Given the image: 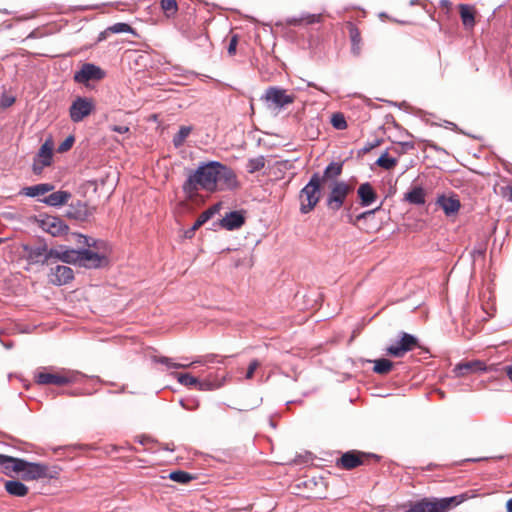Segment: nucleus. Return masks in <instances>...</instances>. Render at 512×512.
I'll list each match as a JSON object with an SVG mask.
<instances>
[{
	"label": "nucleus",
	"instance_id": "f257e3e1",
	"mask_svg": "<svg viewBox=\"0 0 512 512\" xmlns=\"http://www.w3.org/2000/svg\"><path fill=\"white\" fill-rule=\"evenodd\" d=\"M219 183L231 187L236 183V176L227 166L217 161H211L201 164L188 176L183 184V190L192 196L199 189L214 191Z\"/></svg>",
	"mask_w": 512,
	"mask_h": 512
},
{
	"label": "nucleus",
	"instance_id": "f03ea898",
	"mask_svg": "<svg viewBox=\"0 0 512 512\" xmlns=\"http://www.w3.org/2000/svg\"><path fill=\"white\" fill-rule=\"evenodd\" d=\"M465 500L464 495L445 498H422L409 504L405 512H448Z\"/></svg>",
	"mask_w": 512,
	"mask_h": 512
},
{
	"label": "nucleus",
	"instance_id": "7ed1b4c3",
	"mask_svg": "<svg viewBox=\"0 0 512 512\" xmlns=\"http://www.w3.org/2000/svg\"><path fill=\"white\" fill-rule=\"evenodd\" d=\"M322 178L319 173H314L309 182L301 189L299 193L300 212L308 214L319 203L321 199Z\"/></svg>",
	"mask_w": 512,
	"mask_h": 512
},
{
	"label": "nucleus",
	"instance_id": "20e7f679",
	"mask_svg": "<svg viewBox=\"0 0 512 512\" xmlns=\"http://www.w3.org/2000/svg\"><path fill=\"white\" fill-rule=\"evenodd\" d=\"M82 375L77 371L61 369L58 372L39 371L35 375L36 383L40 385L63 386L79 381Z\"/></svg>",
	"mask_w": 512,
	"mask_h": 512
},
{
	"label": "nucleus",
	"instance_id": "39448f33",
	"mask_svg": "<svg viewBox=\"0 0 512 512\" xmlns=\"http://www.w3.org/2000/svg\"><path fill=\"white\" fill-rule=\"evenodd\" d=\"M261 99L266 102L269 109L276 110L278 113L285 106L292 104L295 101V96L288 94L285 89L272 86L266 89Z\"/></svg>",
	"mask_w": 512,
	"mask_h": 512
},
{
	"label": "nucleus",
	"instance_id": "423d86ee",
	"mask_svg": "<svg viewBox=\"0 0 512 512\" xmlns=\"http://www.w3.org/2000/svg\"><path fill=\"white\" fill-rule=\"evenodd\" d=\"M352 189V186L345 181H334L326 199L328 209L338 211L344 205L346 197Z\"/></svg>",
	"mask_w": 512,
	"mask_h": 512
},
{
	"label": "nucleus",
	"instance_id": "0eeeda50",
	"mask_svg": "<svg viewBox=\"0 0 512 512\" xmlns=\"http://www.w3.org/2000/svg\"><path fill=\"white\" fill-rule=\"evenodd\" d=\"M418 347V339L406 332L399 333V340L386 348V353L390 356L401 358L407 352Z\"/></svg>",
	"mask_w": 512,
	"mask_h": 512
},
{
	"label": "nucleus",
	"instance_id": "6e6552de",
	"mask_svg": "<svg viewBox=\"0 0 512 512\" xmlns=\"http://www.w3.org/2000/svg\"><path fill=\"white\" fill-rule=\"evenodd\" d=\"M94 107L92 99L78 96L69 108L71 120L75 123L81 122L92 113Z\"/></svg>",
	"mask_w": 512,
	"mask_h": 512
},
{
	"label": "nucleus",
	"instance_id": "1a4fd4ad",
	"mask_svg": "<svg viewBox=\"0 0 512 512\" xmlns=\"http://www.w3.org/2000/svg\"><path fill=\"white\" fill-rule=\"evenodd\" d=\"M105 76L104 71L91 63H85L81 69L74 75V80L78 83H86L90 80H101Z\"/></svg>",
	"mask_w": 512,
	"mask_h": 512
},
{
	"label": "nucleus",
	"instance_id": "9d476101",
	"mask_svg": "<svg viewBox=\"0 0 512 512\" xmlns=\"http://www.w3.org/2000/svg\"><path fill=\"white\" fill-rule=\"evenodd\" d=\"M51 264L57 261L64 263L76 264L79 257L78 250L70 249L66 246L60 245L49 250Z\"/></svg>",
	"mask_w": 512,
	"mask_h": 512
},
{
	"label": "nucleus",
	"instance_id": "9b49d317",
	"mask_svg": "<svg viewBox=\"0 0 512 512\" xmlns=\"http://www.w3.org/2000/svg\"><path fill=\"white\" fill-rule=\"evenodd\" d=\"M24 250L29 262L34 264H51L49 250L46 244L37 246H25Z\"/></svg>",
	"mask_w": 512,
	"mask_h": 512
},
{
	"label": "nucleus",
	"instance_id": "f8f14e48",
	"mask_svg": "<svg viewBox=\"0 0 512 512\" xmlns=\"http://www.w3.org/2000/svg\"><path fill=\"white\" fill-rule=\"evenodd\" d=\"M22 478L26 481L45 478L48 475V467L40 463H32L24 460L22 465Z\"/></svg>",
	"mask_w": 512,
	"mask_h": 512
},
{
	"label": "nucleus",
	"instance_id": "ddd939ff",
	"mask_svg": "<svg viewBox=\"0 0 512 512\" xmlns=\"http://www.w3.org/2000/svg\"><path fill=\"white\" fill-rule=\"evenodd\" d=\"M78 259L76 264L85 268H98L105 262V257L90 250L82 249L78 250Z\"/></svg>",
	"mask_w": 512,
	"mask_h": 512
},
{
	"label": "nucleus",
	"instance_id": "4468645a",
	"mask_svg": "<svg viewBox=\"0 0 512 512\" xmlns=\"http://www.w3.org/2000/svg\"><path fill=\"white\" fill-rule=\"evenodd\" d=\"M48 278L49 282L53 285L62 286L69 283L74 278V273L68 266L57 265L51 268Z\"/></svg>",
	"mask_w": 512,
	"mask_h": 512
},
{
	"label": "nucleus",
	"instance_id": "2eb2a0df",
	"mask_svg": "<svg viewBox=\"0 0 512 512\" xmlns=\"http://www.w3.org/2000/svg\"><path fill=\"white\" fill-rule=\"evenodd\" d=\"M365 456V453L354 450L348 451L341 456L337 464L344 469L351 470L363 464V457Z\"/></svg>",
	"mask_w": 512,
	"mask_h": 512
},
{
	"label": "nucleus",
	"instance_id": "dca6fc26",
	"mask_svg": "<svg viewBox=\"0 0 512 512\" xmlns=\"http://www.w3.org/2000/svg\"><path fill=\"white\" fill-rule=\"evenodd\" d=\"M245 223L242 211H232L221 220V226L229 231L239 229Z\"/></svg>",
	"mask_w": 512,
	"mask_h": 512
},
{
	"label": "nucleus",
	"instance_id": "f3484780",
	"mask_svg": "<svg viewBox=\"0 0 512 512\" xmlns=\"http://www.w3.org/2000/svg\"><path fill=\"white\" fill-rule=\"evenodd\" d=\"M357 194L360 198V204L363 207L371 205L377 199L375 190L368 182L363 183L358 187Z\"/></svg>",
	"mask_w": 512,
	"mask_h": 512
},
{
	"label": "nucleus",
	"instance_id": "a211bd4d",
	"mask_svg": "<svg viewBox=\"0 0 512 512\" xmlns=\"http://www.w3.org/2000/svg\"><path fill=\"white\" fill-rule=\"evenodd\" d=\"M43 229L52 236H59L68 229V226L59 218L49 217L43 221Z\"/></svg>",
	"mask_w": 512,
	"mask_h": 512
},
{
	"label": "nucleus",
	"instance_id": "6ab92c4d",
	"mask_svg": "<svg viewBox=\"0 0 512 512\" xmlns=\"http://www.w3.org/2000/svg\"><path fill=\"white\" fill-rule=\"evenodd\" d=\"M23 464V459L0 454V466L3 468L4 473L7 475H9L11 472L19 473Z\"/></svg>",
	"mask_w": 512,
	"mask_h": 512
},
{
	"label": "nucleus",
	"instance_id": "aec40b11",
	"mask_svg": "<svg viewBox=\"0 0 512 512\" xmlns=\"http://www.w3.org/2000/svg\"><path fill=\"white\" fill-rule=\"evenodd\" d=\"M437 204L443 209L447 216L456 214L460 209V202L455 197H446L442 195L438 197Z\"/></svg>",
	"mask_w": 512,
	"mask_h": 512
},
{
	"label": "nucleus",
	"instance_id": "412c9836",
	"mask_svg": "<svg viewBox=\"0 0 512 512\" xmlns=\"http://www.w3.org/2000/svg\"><path fill=\"white\" fill-rule=\"evenodd\" d=\"M218 212V205H214L211 208L205 210L200 214V216L197 218L196 222L193 224V226L185 232L186 238H191L194 234V232L200 228L203 224H205L215 213Z\"/></svg>",
	"mask_w": 512,
	"mask_h": 512
},
{
	"label": "nucleus",
	"instance_id": "4be33fe9",
	"mask_svg": "<svg viewBox=\"0 0 512 512\" xmlns=\"http://www.w3.org/2000/svg\"><path fill=\"white\" fill-rule=\"evenodd\" d=\"M71 198V193L68 191H56L45 197L42 201L49 206H61Z\"/></svg>",
	"mask_w": 512,
	"mask_h": 512
},
{
	"label": "nucleus",
	"instance_id": "5701e85b",
	"mask_svg": "<svg viewBox=\"0 0 512 512\" xmlns=\"http://www.w3.org/2000/svg\"><path fill=\"white\" fill-rule=\"evenodd\" d=\"M404 200L414 205H423L425 203V191L421 186H414L404 194Z\"/></svg>",
	"mask_w": 512,
	"mask_h": 512
},
{
	"label": "nucleus",
	"instance_id": "b1692460",
	"mask_svg": "<svg viewBox=\"0 0 512 512\" xmlns=\"http://www.w3.org/2000/svg\"><path fill=\"white\" fill-rule=\"evenodd\" d=\"M53 185L48 183H41L33 186L24 187L20 194H23L28 197H37L40 195H44L51 190H53Z\"/></svg>",
	"mask_w": 512,
	"mask_h": 512
},
{
	"label": "nucleus",
	"instance_id": "393cba45",
	"mask_svg": "<svg viewBox=\"0 0 512 512\" xmlns=\"http://www.w3.org/2000/svg\"><path fill=\"white\" fill-rule=\"evenodd\" d=\"M343 169L342 163L331 162L324 170L323 175H320L322 178V183L333 180L337 181V178L341 175Z\"/></svg>",
	"mask_w": 512,
	"mask_h": 512
},
{
	"label": "nucleus",
	"instance_id": "a878e982",
	"mask_svg": "<svg viewBox=\"0 0 512 512\" xmlns=\"http://www.w3.org/2000/svg\"><path fill=\"white\" fill-rule=\"evenodd\" d=\"M5 490L12 496L24 497L28 493V487L17 480H8L5 482Z\"/></svg>",
	"mask_w": 512,
	"mask_h": 512
},
{
	"label": "nucleus",
	"instance_id": "bb28decb",
	"mask_svg": "<svg viewBox=\"0 0 512 512\" xmlns=\"http://www.w3.org/2000/svg\"><path fill=\"white\" fill-rule=\"evenodd\" d=\"M460 17L463 25L466 28H472L475 25V14L474 9L470 5L460 4L459 5Z\"/></svg>",
	"mask_w": 512,
	"mask_h": 512
},
{
	"label": "nucleus",
	"instance_id": "cd10ccee",
	"mask_svg": "<svg viewBox=\"0 0 512 512\" xmlns=\"http://www.w3.org/2000/svg\"><path fill=\"white\" fill-rule=\"evenodd\" d=\"M222 385L223 382L213 377L212 374H209L206 378L199 379V382L196 383V387L200 391H212L220 388Z\"/></svg>",
	"mask_w": 512,
	"mask_h": 512
},
{
	"label": "nucleus",
	"instance_id": "c85d7f7f",
	"mask_svg": "<svg viewBox=\"0 0 512 512\" xmlns=\"http://www.w3.org/2000/svg\"><path fill=\"white\" fill-rule=\"evenodd\" d=\"M475 370H483V363L479 361L460 363L455 367L454 372L456 376L461 377Z\"/></svg>",
	"mask_w": 512,
	"mask_h": 512
},
{
	"label": "nucleus",
	"instance_id": "c756f323",
	"mask_svg": "<svg viewBox=\"0 0 512 512\" xmlns=\"http://www.w3.org/2000/svg\"><path fill=\"white\" fill-rule=\"evenodd\" d=\"M350 39H351V52L355 56H359L361 54V35L360 31L353 25L350 26L349 29Z\"/></svg>",
	"mask_w": 512,
	"mask_h": 512
},
{
	"label": "nucleus",
	"instance_id": "7c9ffc66",
	"mask_svg": "<svg viewBox=\"0 0 512 512\" xmlns=\"http://www.w3.org/2000/svg\"><path fill=\"white\" fill-rule=\"evenodd\" d=\"M53 156V145L50 141H46L39 149L36 158L40 159L44 165H50Z\"/></svg>",
	"mask_w": 512,
	"mask_h": 512
},
{
	"label": "nucleus",
	"instance_id": "2f4dec72",
	"mask_svg": "<svg viewBox=\"0 0 512 512\" xmlns=\"http://www.w3.org/2000/svg\"><path fill=\"white\" fill-rule=\"evenodd\" d=\"M374 368L373 371L380 375H385L389 373L393 367V363L385 358L376 359L373 361Z\"/></svg>",
	"mask_w": 512,
	"mask_h": 512
},
{
	"label": "nucleus",
	"instance_id": "473e14b6",
	"mask_svg": "<svg viewBox=\"0 0 512 512\" xmlns=\"http://www.w3.org/2000/svg\"><path fill=\"white\" fill-rule=\"evenodd\" d=\"M154 362L161 363L166 366L167 369H180V368H189L193 366V363H189L188 365H182L177 362H174L172 358L165 356H155L153 358Z\"/></svg>",
	"mask_w": 512,
	"mask_h": 512
},
{
	"label": "nucleus",
	"instance_id": "72a5a7b5",
	"mask_svg": "<svg viewBox=\"0 0 512 512\" xmlns=\"http://www.w3.org/2000/svg\"><path fill=\"white\" fill-rule=\"evenodd\" d=\"M265 163H266L265 157L262 155L258 156L256 158H251L248 160V163H247V171L250 174L258 172L264 168Z\"/></svg>",
	"mask_w": 512,
	"mask_h": 512
},
{
	"label": "nucleus",
	"instance_id": "f704fd0d",
	"mask_svg": "<svg viewBox=\"0 0 512 512\" xmlns=\"http://www.w3.org/2000/svg\"><path fill=\"white\" fill-rule=\"evenodd\" d=\"M192 131L191 126H181L178 133L173 137V144L175 147H180L183 145L186 138Z\"/></svg>",
	"mask_w": 512,
	"mask_h": 512
},
{
	"label": "nucleus",
	"instance_id": "c9c22d12",
	"mask_svg": "<svg viewBox=\"0 0 512 512\" xmlns=\"http://www.w3.org/2000/svg\"><path fill=\"white\" fill-rule=\"evenodd\" d=\"M177 381L187 387H196V383L199 382V377H195L189 373H177L175 374Z\"/></svg>",
	"mask_w": 512,
	"mask_h": 512
},
{
	"label": "nucleus",
	"instance_id": "e433bc0d",
	"mask_svg": "<svg viewBox=\"0 0 512 512\" xmlns=\"http://www.w3.org/2000/svg\"><path fill=\"white\" fill-rule=\"evenodd\" d=\"M161 8L167 17H173L178 11L176 0H161Z\"/></svg>",
	"mask_w": 512,
	"mask_h": 512
},
{
	"label": "nucleus",
	"instance_id": "4c0bfd02",
	"mask_svg": "<svg viewBox=\"0 0 512 512\" xmlns=\"http://www.w3.org/2000/svg\"><path fill=\"white\" fill-rule=\"evenodd\" d=\"M193 478L191 474L181 470L173 471L169 474V479L182 484L188 483Z\"/></svg>",
	"mask_w": 512,
	"mask_h": 512
},
{
	"label": "nucleus",
	"instance_id": "58836bf2",
	"mask_svg": "<svg viewBox=\"0 0 512 512\" xmlns=\"http://www.w3.org/2000/svg\"><path fill=\"white\" fill-rule=\"evenodd\" d=\"M376 164L384 169L390 170L394 166H396L397 160L395 158L390 157L387 153H384L378 158Z\"/></svg>",
	"mask_w": 512,
	"mask_h": 512
},
{
	"label": "nucleus",
	"instance_id": "ea45409f",
	"mask_svg": "<svg viewBox=\"0 0 512 512\" xmlns=\"http://www.w3.org/2000/svg\"><path fill=\"white\" fill-rule=\"evenodd\" d=\"M331 124L338 130H344L347 128V122L342 113H334L331 117Z\"/></svg>",
	"mask_w": 512,
	"mask_h": 512
},
{
	"label": "nucleus",
	"instance_id": "a19ab883",
	"mask_svg": "<svg viewBox=\"0 0 512 512\" xmlns=\"http://www.w3.org/2000/svg\"><path fill=\"white\" fill-rule=\"evenodd\" d=\"M107 31L111 33H132L133 29L126 23H116L107 28Z\"/></svg>",
	"mask_w": 512,
	"mask_h": 512
},
{
	"label": "nucleus",
	"instance_id": "79ce46f5",
	"mask_svg": "<svg viewBox=\"0 0 512 512\" xmlns=\"http://www.w3.org/2000/svg\"><path fill=\"white\" fill-rule=\"evenodd\" d=\"M74 137L68 136L59 146H58V152L63 153L71 149V147L74 144Z\"/></svg>",
	"mask_w": 512,
	"mask_h": 512
},
{
	"label": "nucleus",
	"instance_id": "37998d69",
	"mask_svg": "<svg viewBox=\"0 0 512 512\" xmlns=\"http://www.w3.org/2000/svg\"><path fill=\"white\" fill-rule=\"evenodd\" d=\"M259 366H260V362L257 359L252 360L248 366L245 378L251 379Z\"/></svg>",
	"mask_w": 512,
	"mask_h": 512
},
{
	"label": "nucleus",
	"instance_id": "c03bdc74",
	"mask_svg": "<svg viewBox=\"0 0 512 512\" xmlns=\"http://www.w3.org/2000/svg\"><path fill=\"white\" fill-rule=\"evenodd\" d=\"M215 357L216 356L214 354H209V355L203 356L201 358H198V359L192 361L191 363H193V366L196 364L204 365L207 363H212L215 360Z\"/></svg>",
	"mask_w": 512,
	"mask_h": 512
},
{
	"label": "nucleus",
	"instance_id": "a18cd8bd",
	"mask_svg": "<svg viewBox=\"0 0 512 512\" xmlns=\"http://www.w3.org/2000/svg\"><path fill=\"white\" fill-rule=\"evenodd\" d=\"M47 166L48 165H44L43 162L40 159H37L35 157L34 162H33V166H32V170H33L34 174L39 175V174L42 173L43 169L45 167H47Z\"/></svg>",
	"mask_w": 512,
	"mask_h": 512
},
{
	"label": "nucleus",
	"instance_id": "49530a36",
	"mask_svg": "<svg viewBox=\"0 0 512 512\" xmlns=\"http://www.w3.org/2000/svg\"><path fill=\"white\" fill-rule=\"evenodd\" d=\"M237 43H238L237 35H233L230 39V42H229V45L227 48V52L229 55H234L236 53Z\"/></svg>",
	"mask_w": 512,
	"mask_h": 512
},
{
	"label": "nucleus",
	"instance_id": "de8ad7c7",
	"mask_svg": "<svg viewBox=\"0 0 512 512\" xmlns=\"http://www.w3.org/2000/svg\"><path fill=\"white\" fill-rule=\"evenodd\" d=\"M111 130L120 134H124L129 132V127L124 125H113L111 126Z\"/></svg>",
	"mask_w": 512,
	"mask_h": 512
},
{
	"label": "nucleus",
	"instance_id": "09e8293b",
	"mask_svg": "<svg viewBox=\"0 0 512 512\" xmlns=\"http://www.w3.org/2000/svg\"><path fill=\"white\" fill-rule=\"evenodd\" d=\"M181 406L186 410H194L198 407L199 403L197 401H193L191 405L187 404L184 400H180Z\"/></svg>",
	"mask_w": 512,
	"mask_h": 512
},
{
	"label": "nucleus",
	"instance_id": "8fccbe9b",
	"mask_svg": "<svg viewBox=\"0 0 512 512\" xmlns=\"http://www.w3.org/2000/svg\"><path fill=\"white\" fill-rule=\"evenodd\" d=\"M378 209H379V207H378V208H376V209H374V210L365 211V212H363V213L359 214V215L356 217V220H357V221H360V220H362V219H366L367 217L372 216V215L375 213V211H377Z\"/></svg>",
	"mask_w": 512,
	"mask_h": 512
},
{
	"label": "nucleus",
	"instance_id": "3c124183",
	"mask_svg": "<svg viewBox=\"0 0 512 512\" xmlns=\"http://www.w3.org/2000/svg\"><path fill=\"white\" fill-rule=\"evenodd\" d=\"M78 238V243L85 244L87 246H92L95 244V241H93V243H90V239L84 235H79Z\"/></svg>",
	"mask_w": 512,
	"mask_h": 512
},
{
	"label": "nucleus",
	"instance_id": "603ef678",
	"mask_svg": "<svg viewBox=\"0 0 512 512\" xmlns=\"http://www.w3.org/2000/svg\"><path fill=\"white\" fill-rule=\"evenodd\" d=\"M320 19H321V15H309L306 18L308 24L319 22Z\"/></svg>",
	"mask_w": 512,
	"mask_h": 512
},
{
	"label": "nucleus",
	"instance_id": "864d4df0",
	"mask_svg": "<svg viewBox=\"0 0 512 512\" xmlns=\"http://www.w3.org/2000/svg\"><path fill=\"white\" fill-rule=\"evenodd\" d=\"M504 370L508 378L512 381V364L504 367Z\"/></svg>",
	"mask_w": 512,
	"mask_h": 512
},
{
	"label": "nucleus",
	"instance_id": "5fc2aeb1",
	"mask_svg": "<svg viewBox=\"0 0 512 512\" xmlns=\"http://www.w3.org/2000/svg\"><path fill=\"white\" fill-rule=\"evenodd\" d=\"M440 5L448 9L451 6V2L449 0H440Z\"/></svg>",
	"mask_w": 512,
	"mask_h": 512
},
{
	"label": "nucleus",
	"instance_id": "6e6d98bb",
	"mask_svg": "<svg viewBox=\"0 0 512 512\" xmlns=\"http://www.w3.org/2000/svg\"><path fill=\"white\" fill-rule=\"evenodd\" d=\"M507 512H512V498L506 503Z\"/></svg>",
	"mask_w": 512,
	"mask_h": 512
},
{
	"label": "nucleus",
	"instance_id": "4d7b16f0",
	"mask_svg": "<svg viewBox=\"0 0 512 512\" xmlns=\"http://www.w3.org/2000/svg\"><path fill=\"white\" fill-rule=\"evenodd\" d=\"M13 102H14V98H9V99H6L3 104H4V106H10Z\"/></svg>",
	"mask_w": 512,
	"mask_h": 512
},
{
	"label": "nucleus",
	"instance_id": "13d9d810",
	"mask_svg": "<svg viewBox=\"0 0 512 512\" xmlns=\"http://www.w3.org/2000/svg\"><path fill=\"white\" fill-rule=\"evenodd\" d=\"M108 32H109V31H107V29H106L104 32H102V33L100 34V36H99V41H101V40L105 39V36H106V34H107Z\"/></svg>",
	"mask_w": 512,
	"mask_h": 512
},
{
	"label": "nucleus",
	"instance_id": "bf43d9fd",
	"mask_svg": "<svg viewBox=\"0 0 512 512\" xmlns=\"http://www.w3.org/2000/svg\"><path fill=\"white\" fill-rule=\"evenodd\" d=\"M484 458H472V459H467V461H471V462H477V461H481L483 460Z\"/></svg>",
	"mask_w": 512,
	"mask_h": 512
},
{
	"label": "nucleus",
	"instance_id": "052dcab7",
	"mask_svg": "<svg viewBox=\"0 0 512 512\" xmlns=\"http://www.w3.org/2000/svg\"><path fill=\"white\" fill-rule=\"evenodd\" d=\"M419 2H420V0H411V1H410V5H411V6H414V5L419 4Z\"/></svg>",
	"mask_w": 512,
	"mask_h": 512
}]
</instances>
